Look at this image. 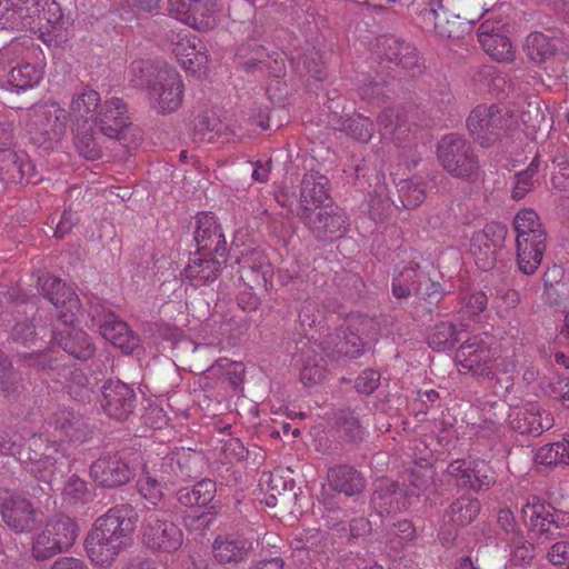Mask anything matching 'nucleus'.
<instances>
[{"label": "nucleus", "instance_id": "nucleus-1", "mask_svg": "<svg viewBox=\"0 0 569 569\" xmlns=\"http://www.w3.org/2000/svg\"><path fill=\"white\" fill-rule=\"evenodd\" d=\"M39 286L43 296L53 305L59 321L67 327L64 336L63 332L56 330L49 333L50 340L56 341L67 352L78 359H88L93 355V347L88 336L82 331H76L70 328L77 318L80 305L77 293L62 282L50 274H44L39 279ZM41 335V339L48 336L46 328L36 330L32 323L27 321L18 322L12 328L11 337L14 341L21 342L26 346L34 343L36 337Z\"/></svg>", "mask_w": 569, "mask_h": 569}, {"label": "nucleus", "instance_id": "nucleus-2", "mask_svg": "<svg viewBox=\"0 0 569 569\" xmlns=\"http://www.w3.org/2000/svg\"><path fill=\"white\" fill-rule=\"evenodd\" d=\"M137 521L138 515L130 505L113 507L97 518L84 540L90 561L97 567L110 568L131 545Z\"/></svg>", "mask_w": 569, "mask_h": 569}, {"label": "nucleus", "instance_id": "nucleus-3", "mask_svg": "<svg viewBox=\"0 0 569 569\" xmlns=\"http://www.w3.org/2000/svg\"><path fill=\"white\" fill-rule=\"evenodd\" d=\"M521 515L529 529L531 539L543 543L556 538L559 529L569 526V515L556 510L539 497L532 496L521 509Z\"/></svg>", "mask_w": 569, "mask_h": 569}, {"label": "nucleus", "instance_id": "nucleus-4", "mask_svg": "<svg viewBox=\"0 0 569 569\" xmlns=\"http://www.w3.org/2000/svg\"><path fill=\"white\" fill-rule=\"evenodd\" d=\"M78 537L77 522L64 516L50 519L32 542V555L37 560H47L67 551Z\"/></svg>", "mask_w": 569, "mask_h": 569}, {"label": "nucleus", "instance_id": "nucleus-5", "mask_svg": "<svg viewBox=\"0 0 569 569\" xmlns=\"http://www.w3.org/2000/svg\"><path fill=\"white\" fill-rule=\"evenodd\" d=\"M140 530L142 543L152 551L173 552L183 542L181 529L158 510L144 515Z\"/></svg>", "mask_w": 569, "mask_h": 569}, {"label": "nucleus", "instance_id": "nucleus-6", "mask_svg": "<svg viewBox=\"0 0 569 569\" xmlns=\"http://www.w3.org/2000/svg\"><path fill=\"white\" fill-rule=\"evenodd\" d=\"M437 157L443 169L458 178H468L478 168L471 147L459 134H447L438 142Z\"/></svg>", "mask_w": 569, "mask_h": 569}, {"label": "nucleus", "instance_id": "nucleus-7", "mask_svg": "<svg viewBox=\"0 0 569 569\" xmlns=\"http://www.w3.org/2000/svg\"><path fill=\"white\" fill-rule=\"evenodd\" d=\"M28 127L38 143L58 141L66 132V111L57 102L34 106L29 112Z\"/></svg>", "mask_w": 569, "mask_h": 569}, {"label": "nucleus", "instance_id": "nucleus-8", "mask_svg": "<svg viewBox=\"0 0 569 569\" xmlns=\"http://www.w3.org/2000/svg\"><path fill=\"white\" fill-rule=\"evenodd\" d=\"M506 234V227L495 222L482 230L466 232V237L470 236L469 252L480 269L488 270L493 267Z\"/></svg>", "mask_w": 569, "mask_h": 569}, {"label": "nucleus", "instance_id": "nucleus-9", "mask_svg": "<svg viewBox=\"0 0 569 569\" xmlns=\"http://www.w3.org/2000/svg\"><path fill=\"white\" fill-rule=\"evenodd\" d=\"M183 97V82L174 71L159 74L149 88L151 106L160 113H169L177 110Z\"/></svg>", "mask_w": 569, "mask_h": 569}, {"label": "nucleus", "instance_id": "nucleus-10", "mask_svg": "<svg viewBox=\"0 0 569 569\" xmlns=\"http://www.w3.org/2000/svg\"><path fill=\"white\" fill-rule=\"evenodd\" d=\"M447 472L462 488L482 490L495 482L490 467L479 459L455 460L448 466Z\"/></svg>", "mask_w": 569, "mask_h": 569}, {"label": "nucleus", "instance_id": "nucleus-11", "mask_svg": "<svg viewBox=\"0 0 569 569\" xmlns=\"http://www.w3.org/2000/svg\"><path fill=\"white\" fill-rule=\"evenodd\" d=\"M492 352L479 337L466 340L456 353L457 365L476 376L489 377L492 371Z\"/></svg>", "mask_w": 569, "mask_h": 569}, {"label": "nucleus", "instance_id": "nucleus-12", "mask_svg": "<svg viewBox=\"0 0 569 569\" xmlns=\"http://www.w3.org/2000/svg\"><path fill=\"white\" fill-rule=\"evenodd\" d=\"M306 224L320 239L340 237L347 228L345 212L331 202L303 216Z\"/></svg>", "mask_w": 569, "mask_h": 569}, {"label": "nucleus", "instance_id": "nucleus-13", "mask_svg": "<svg viewBox=\"0 0 569 569\" xmlns=\"http://www.w3.org/2000/svg\"><path fill=\"white\" fill-rule=\"evenodd\" d=\"M93 124L110 139H122L129 128L127 107L119 98H110L100 104Z\"/></svg>", "mask_w": 569, "mask_h": 569}, {"label": "nucleus", "instance_id": "nucleus-14", "mask_svg": "<svg viewBox=\"0 0 569 569\" xmlns=\"http://www.w3.org/2000/svg\"><path fill=\"white\" fill-rule=\"evenodd\" d=\"M508 420L512 429L523 435L538 436L552 426L550 412L543 410L537 402L511 408Z\"/></svg>", "mask_w": 569, "mask_h": 569}, {"label": "nucleus", "instance_id": "nucleus-15", "mask_svg": "<svg viewBox=\"0 0 569 569\" xmlns=\"http://www.w3.org/2000/svg\"><path fill=\"white\" fill-rule=\"evenodd\" d=\"M468 130L481 146L490 144L502 129L501 116L495 107L478 106L469 114Z\"/></svg>", "mask_w": 569, "mask_h": 569}, {"label": "nucleus", "instance_id": "nucleus-16", "mask_svg": "<svg viewBox=\"0 0 569 569\" xmlns=\"http://www.w3.org/2000/svg\"><path fill=\"white\" fill-rule=\"evenodd\" d=\"M194 241L198 253L224 257L226 239L213 214L204 212L197 216Z\"/></svg>", "mask_w": 569, "mask_h": 569}, {"label": "nucleus", "instance_id": "nucleus-17", "mask_svg": "<svg viewBox=\"0 0 569 569\" xmlns=\"http://www.w3.org/2000/svg\"><path fill=\"white\" fill-rule=\"evenodd\" d=\"M92 323L101 336L114 347L130 352L136 346V339L131 335L127 323L120 320L113 312L101 310L92 316Z\"/></svg>", "mask_w": 569, "mask_h": 569}, {"label": "nucleus", "instance_id": "nucleus-18", "mask_svg": "<svg viewBox=\"0 0 569 569\" xmlns=\"http://www.w3.org/2000/svg\"><path fill=\"white\" fill-rule=\"evenodd\" d=\"M507 32L505 26L490 22H483L478 30V38L485 51L500 62L511 61L515 57Z\"/></svg>", "mask_w": 569, "mask_h": 569}, {"label": "nucleus", "instance_id": "nucleus-19", "mask_svg": "<svg viewBox=\"0 0 569 569\" xmlns=\"http://www.w3.org/2000/svg\"><path fill=\"white\" fill-rule=\"evenodd\" d=\"M172 52L181 66L190 72H200L208 63L207 49L197 36L188 32L177 34Z\"/></svg>", "mask_w": 569, "mask_h": 569}, {"label": "nucleus", "instance_id": "nucleus-20", "mask_svg": "<svg viewBox=\"0 0 569 569\" xmlns=\"http://www.w3.org/2000/svg\"><path fill=\"white\" fill-rule=\"evenodd\" d=\"M104 411L114 419L127 418L133 408L132 389L119 380H109L102 387Z\"/></svg>", "mask_w": 569, "mask_h": 569}, {"label": "nucleus", "instance_id": "nucleus-21", "mask_svg": "<svg viewBox=\"0 0 569 569\" xmlns=\"http://www.w3.org/2000/svg\"><path fill=\"white\" fill-rule=\"evenodd\" d=\"M462 0H436L425 12V19L433 23L435 30L442 37L456 36L455 24L461 18Z\"/></svg>", "mask_w": 569, "mask_h": 569}, {"label": "nucleus", "instance_id": "nucleus-22", "mask_svg": "<svg viewBox=\"0 0 569 569\" xmlns=\"http://www.w3.org/2000/svg\"><path fill=\"white\" fill-rule=\"evenodd\" d=\"M90 475L101 487H118L130 479L128 466L118 456H103L91 465Z\"/></svg>", "mask_w": 569, "mask_h": 569}, {"label": "nucleus", "instance_id": "nucleus-23", "mask_svg": "<svg viewBox=\"0 0 569 569\" xmlns=\"http://www.w3.org/2000/svg\"><path fill=\"white\" fill-rule=\"evenodd\" d=\"M1 515L6 525L18 532L29 531L37 523L36 511L31 503L19 495H11L4 500Z\"/></svg>", "mask_w": 569, "mask_h": 569}, {"label": "nucleus", "instance_id": "nucleus-24", "mask_svg": "<svg viewBox=\"0 0 569 569\" xmlns=\"http://www.w3.org/2000/svg\"><path fill=\"white\" fill-rule=\"evenodd\" d=\"M328 179L317 172L305 176L300 192L302 217L330 203L327 192Z\"/></svg>", "mask_w": 569, "mask_h": 569}, {"label": "nucleus", "instance_id": "nucleus-25", "mask_svg": "<svg viewBox=\"0 0 569 569\" xmlns=\"http://www.w3.org/2000/svg\"><path fill=\"white\" fill-rule=\"evenodd\" d=\"M12 134L10 130L0 124V160L10 162L8 171L11 172L12 178H18L20 181L32 182L33 167L28 159L27 154L12 151Z\"/></svg>", "mask_w": 569, "mask_h": 569}, {"label": "nucleus", "instance_id": "nucleus-26", "mask_svg": "<svg viewBox=\"0 0 569 569\" xmlns=\"http://www.w3.org/2000/svg\"><path fill=\"white\" fill-rule=\"evenodd\" d=\"M237 262L242 279H244V274L247 273V277L251 278V280L257 283L263 282L266 284L271 280V264L259 247H248L242 250Z\"/></svg>", "mask_w": 569, "mask_h": 569}, {"label": "nucleus", "instance_id": "nucleus-27", "mask_svg": "<svg viewBox=\"0 0 569 569\" xmlns=\"http://www.w3.org/2000/svg\"><path fill=\"white\" fill-rule=\"evenodd\" d=\"M368 325H370V320L367 318L350 317L347 320V330L350 332L347 333L346 330H343V337L337 336L338 340L335 341L330 353L343 355L350 358H357L362 355L366 343L358 335V331L360 329L363 330Z\"/></svg>", "mask_w": 569, "mask_h": 569}, {"label": "nucleus", "instance_id": "nucleus-28", "mask_svg": "<svg viewBox=\"0 0 569 569\" xmlns=\"http://www.w3.org/2000/svg\"><path fill=\"white\" fill-rule=\"evenodd\" d=\"M100 104V94L96 90L84 89L76 93L69 107L71 126L93 123Z\"/></svg>", "mask_w": 569, "mask_h": 569}, {"label": "nucleus", "instance_id": "nucleus-29", "mask_svg": "<svg viewBox=\"0 0 569 569\" xmlns=\"http://www.w3.org/2000/svg\"><path fill=\"white\" fill-rule=\"evenodd\" d=\"M198 254L200 257L193 258L184 270L186 278L196 287L214 281L220 272L221 263L224 262V257Z\"/></svg>", "mask_w": 569, "mask_h": 569}, {"label": "nucleus", "instance_id": "nucleus-30", "mask_svg": "<svg viewBox=\"0 0 569 569\" xmlns=\"http://www.w3.org/2000/svg\"><path fill=\"white\" fill-rule=\"evenodd\" d=\"M210 0H169V11L176 19L190 26L199 31H209L212 29L213 19L211 16H202L194 18L190 16L191 8L199 10L201 6H206Z\"/></svg>", "mask_w": 569, "mask_h": 569}, {"label": "nucleus", "instance_id": "nucleus-31", "mask_svg": "<svg viewBox=\"0 0 569 569\" xmlns=\"http://www.w3.org/2000/svg\"><path fill=\"white\" fill-rule=\"evenodd\" d=\"M546 239H517V262L521 272L532 274L539 268L546 249Z\"/></svg>", "mask_w": 569, "mask_h": 569}, {"label": "nucleus", "instance_id": "nucleus-32", "mask_svg": "<svg viewBox=\"0 0 569 569\" xmlns=\"http://www.w3.org/2000/svg\"><path fill=\"white\" fill-rule=\"evenodd\" d=\"M429 287H435V283H430L429 279L418 273L413 268L399 272L392 282V291L397 298H405L412 291L418 295L428 293Z\"/></svg>", "mask_w": 569, "mask_h": 569}, {"label": "nucleus", "instance_id": "nucleus-33", "mask_svg": "<svg viewBox=\"0 0 569 569\" xmlns=\"http://www.w3.org/2000/svg\"><path fill=\"white\" fill-rule=\"evenodd\" d=\"M3 77H7L11 89L27 90L40 83L43 78V68L26 62L11 67Z\"/></svg>", "mask_w": 569, "mask_h": 569}, {"label": "nucleus", "instance_id": "nucleus-34", "mask_svg": "<svg viewBox=\"0 0 569 569\" xmlns=\"http://www.w3.org/2000/svg\"><path fill=\"white\" fill-rule=\"evenodd\" d=\"M39 0H1L0 4L4 11L0 17L1 29H23L29 23L26 22L28 17L23 16V10L29 11L38 4Z\"/></svg>", "mask_w": 569, "mask_h": 569}, {"label": "nucleus", "instance_id": "nucleus-35", "mask_svg": "<svg viewBox=\"0 0 569 569\" xmlns=\"http://www.w3.org/2000/svg\"><path fill=\"white\" fill-rule=\"evenodd\" d=\"M96 129L93 123L72 127L74 147L88 160H97L102 154Z\"/></svg>", "mask_w": 569, "mask_h": 569}, {"label": "nucleus", "instance_id": "nucleus-36", "mask_svg": "<svg viewBox=\"0 0 569 569\" xmlns=\"http://www.w3.org/2000/svg\"><path fill=\"white\" fill-rule=\"evenodd\" d=\"M328 479L335 490L343 492L347 496L356 495L365 487L360 473L348 466H339L330 469Z\"/></svg>", "mask_w": 569, "mask_h": 569}, {"label": "nucleus", "instance_id": "nucleus-37", "mask_svg": "<svg viewBox=\"0 0 569 569\" xmlns=\"http://www.w3.org/2000/svg\"><path fill=\"white\" fill-rule=\"evenodd\" d=\"M251 543L244 538H218L213 545L214 558L221 563L238 562L244 559Z\"/></svg>", "mask_w": 569, "mask_h": 569}, {"label": "nucleus", "instance_id": "nucleus-38", "mask_svg": "<svg viewBox=\"0 0 569 569\" xmlns=\"http://www.w3.org/2000/svg\"><path fill=\"white\" fill-rule=\"evenodd\" d=\"M216 483L209 479L197 482L192 488H181L177 496L181 505L187 507H206L213 499Z\"/></svg>", "mask_w": 569, "mask_h": 569}, {"label": "nucleus", "instance_id": "nucleus-39", "mask_svg": "<svg viewBox=\"0 0 569 569\" xmlns=\"http://www.w3.org/2000/svg\"><path fill=\"white\" fill-rule=\"evenodd\" d=\"M535 461L547 467L569 463V436L562 441L538 448L535 452Z\"/></svg>", "mask_w": 569, "mask_h": 569}, {"label": "nucleus", "instance_id": "nucleus-40", "mask_svg": "<svg viewBox=\"0 0 569 569\" xmlns=\"http://www.w3.org/2000/svg\"><path fill=\"white\" fill-rule=\"evenodd\" d=\"M517 239H546L537 213L531 209L520 210L513 220Z\"/></svg>", "mask_w": 569, "mask_h": 569}, {"label": "nucleus", "instance_id": "nucleus-41", "mask_svg": "<svg viewBox=\"0 0 569 569\" xmlns=\"http://www.w3.org/2000/svg\"><path fill=\"white\" fill-rule=\"evenodd\" d=\"M459 335L460 332L452 322L442 321L430 330L427 342L430 348L437 351H445L456 346Z\"/></svg>", "mask_w": 569, "mask_h": 569}, {"label": "nucleus", "instance_id": "nucleus-42", "mask_svg": "<svg viewBox=\"0 0 569 569\" xmlns=\"http://www.w3.org/2000/svg\"><path fill=\"white\" fill-rule=\"evenodd\" d=\"M387 52L389 60L396 61L405 69H412L418 64L419 58L416 49L406 41L395 38L386 39Z\"/></svg>", "mask_w": 569, "mask_h": 569}, {"label": "nucleus", "instance_id": "nucleus-43", "mask_svg": "<svg viewBox=\"0 0 569 569\" xmlns=\"http://www.w3.org/2000/svg\"><path fill=\"white\" fill-rule=\"evenodd\" d=\"M38 51V48L28 46V41H13L0 50V78L4 76L12 63L28 58Z\"/></svg>", "mask_w": 569, "mask_h": 569}, {"label": "nucleus", "instance_id": "nucleus-44", "mask_svg": "<svg viewBox=\"0 0 569 569\" xmlns=\"http://www.w3.org/2000/svg\"><path fill=\"white\" fill-rule=\"evenodd\" d=\"M208 373L210 377L223 379L228 381L231 387L238 388L242 383L244 367L241 362L222 358L209 368Z\"/></svg>", "mask_w": 569, "mask_h": 569}, {"label": "nucleus", "instance_id": "nucleus-45", "mask_svg": "<svg viewBox=\"0 0 569 569\" xmlns=\"http://www.w3.org/2000/svg\"><path fill=\"white\" fill-rule=\"evenodd\" d=\"M399 196L402 206L406 208H416L420 206L426 198L425 181L421 177L415 176L403 180L399 187Z\"/></svg>", "mask_w": 569, "mask_h": 569}, {"label": "nucleus", "instance_id": "nucleus-46", "mask_svg": "<svg viewBox=\"0 0 569 569\" xmlns=\"http://www.w3.org/2000/svg\"><path fill=\"white\" fill-rule=\"evenodd\" d=\"M480 503L477 499L460 498L449 508L450 521L465 526L470 523L479 513Z\"/></svg>", "mask_w": 569, "mask_h": 569}, {"label": "nucleus", "instance_id": "nucleus-47", "mask_svg": "<svg viewBox=\"0 0 569 569\" xmlns=\"http://www.w3.org/2000/svg\"><path fill=\"white\" fill-rule=\"evenodd\" d=\"M555 50L553 42L541 32H533L527 38V53L535 62H543L555 53Z\"/></svg>", "mask_w": 569, "mask_h": 569}, {"label": "nucleus", "instance_id": "nucleus-48", "mask_svg": "<svg viewBox=\"0 0 569 569\" xmlns=\"http://www.w3.org/2000/svg\"><path fill=\"white\" fill-rule=\"evenodd\" d=\"M342 130L355 140L367 143L372 138L373 124L368 117L355 114L343 122Z\"/></svg>", "mask_w": 569, "mask_h": 569}, {"label": "nucleus", "instance_id": "nucleus-49", "mask_svg": "<svg viewBox=\"0 0 569 569\" xmlns=\"http://www.w3.org/2000/svg\"><path fill=\"white\" fill-rule=\"evenodd\" d=\"M88 497L87 483L76 475L69 477L62 489L63 501L69 505H76L78 502H86Z\"/></svg>", "mask_w": 569, "mask_h": 569}, {"label": "nucleus", "instance_id": "nucleus-50", "mask_svg": "<svg viewBox=\"0 0 569 569\" xmlns=\"http://www.w3.org/2000/svg\"><path fill=\"white\" fill-rule=\"evenodd\" d=\"M140 496L153 506H158L163 498L161 483L150 476L148 472L143 473L137 483Z\"/></svg>", "mask_w": 569, "mask_h": 569}, {"label": "nucleus", "instance_id": "nucleus-51", "mask_svg": "<svg viewBox=\"0 0 569 569\" xmlns=\"http://www.w3.org/2000/svg\"><path fill=\"white\" fill-rule=\"evenodd\" d=\"M402 496V491H399L396 488L395 483H389L388 480H381L379 483V489L373 492L372 502L376 507L382 508L387 505L390 507L387 509V512L393 510L392 502L395 501L397 505L399 503V498Z\"/></svg>", "mask_w": 569, "mask_h": 569}, {"label": "nucleus", "instance_id": "nucleus-52", "mask_svg": "<svg viewBox=\"0 0 569 569\" xmlns=\"http://www.w3.org/2000/svg\"><path fill=\"white\" fill-rule=\"evenodd\" d=\"M401 127L402 124L395 109H386L378 116V130L383 139L395 138Z\"/></svg>", "mask_w": 569, "mask_h": 569}, {"label": "nucleus", "instance_id": "nucleus-53", "mask_svg": "<svg viewBox=\"0 0 569 569\" xmlns=\"http://www.w3.org/2000/svg\"><path fill=\"white\" fill-rule=\"evenodd\" d=\"M520 302V296L517 290L506 289L497 293L495 309L500 318L507 317L510 310L515 309Z\"/></svg>", "mask_w": 569, "mask_h": 569}, {"label": "nucleus", "instance_id": "nucleus-54", "mask_svg": "<svg viewBox=\"0 0 569 569\" xmlns=\"http://www.w3.org/2000/svg\"><path fill=\"white\" fill-rule=\"evenodd\" d=\"M460 303V312L469 316H477L486 309L488 299L485 292L476 291L469 295H465L461 298Z\"/></svg>", "mask_w": 569, "mask_h": 569}, {"label": "nucleus", "instance_id": "nucleus-55", "mask_svg": "<svg viewBox=\"0 0 569 569\" xmlns=\"http://www.w3.org/2000/svg\"><path fill=\"white\" fill-rule=\"evenodd\" d=\"M537 172V166L532 162L527 170L519 172L516 176L515 186L512 189L513 199L523 198L533 187L532 178Z\"/></svg>", "mask_w": 569, "mask_h": 569}, {"label": "nucleus", "instance_id": "nucleus-56", "mask_svg": "<svg viewBox=\"0 0 569 569\" xmlns=\"http://www.w3.org/2000/svg\"><path fill=\"white\" fill-rule=\"evenodd\" d=\"M391 206L389 192L385 186H380L373 196L370 197L369 208L373 219H380Z\"/></svg>", "mask_w": 569, "mask_h": 569}, {"label": "nucleus", "instance_id": "nucleus-57", "mask_svg": "<svg viewBox=\"0 0 569 569\" xmlns=\"http://www.w3.org/2000/svg\"><path fill=\"white\" fill-rule=\"evenodd\" d=\"M322 358L319 361L306 360L301 369V381L305 385H313L325 378V367L321 365Z\"/></svg>", "mask_w": 569, "mask_h": 569}, {"label": "nucleus", "instance_id": "nucleus-58", "mask_svg": "<svg viewBox=\"0 0 569 569\" xmlns=\"http://www.w3.org/2000/svg\"><path fill=\"white\" fill-rule=\"evenodd\" d=\"M56 463L57 459L46 456L44 458H41L32 462L31 471L34 475V477L50 485L54 473Z\"/></svg>", "mask_w": 569, "mask_h": 569}, {"label": "nucleus", "instance_id": "nucleus-59", "mask_svg": "<svg viewBox=\"0 0 569 569\" xmlns=\"http://www.w3.org/2000/svg\"><path fill=\"white\" fill-rule=\"evenodd\" d=\"M380 375L376 370H365L356 381L359 392L371 393L379 385Z\"/></svg>", "mask_w": 569, "mask_h": 569}, {"label": "nucleus", "instance_id": "nucleus-60", "mask_svg": "<svg viewBox=\"0 0 569 569\" xmlns=\"http://www.w3.org/2000/svg\"><path fill=\"white\" fill-rule=\"evenodd\" d=\"M319 310L313 302H306L299 311V320L302 326L312 327L319 320Z\"/></svg>", "mask_w": 569, "mask_h": 569}, {"label": "nucleus", "instance_id": "nucleus-61", "mask_svg": "<svg viewBox=\"0 0 569 569\" xmlns=\"http://www.w3.org/2000/svg\"><path fill=\"white\" fill-rule=\"evenodd\" d=\"M548 558L553 565H562L569 559V543L565 541L556 542L550 548Z\"/></svg>", "mask_w": 569, "mask_h": 569}, {"label": "nucleus", "instance_id": "nucleus-62", "mask_svg": "<svg viewBox=\"0 0 569 569\" xmlns=\"http://www.w3.org/2000/svg\"><path fill=\"white\" fill-rule=\"evenodd\" d=\"M533 557V547L531 543H522L516 546L511 552V560L516 563H525L532 559Z\"/></svg>", "mask_w": 569, "mask_h": 569}, {"label": "nucleus", "instance_id": "nucleus-63", "mask_svg": "<svg viewBox=\"0 0 569 569\" xmlns=\"http://www.w3.org/2000/svg\"><path fill=\"white\" fill-rule=\"evenodd\" d=\"M50 569H89L81 559L74 557H62L57 559Z\"/></svg>", "mask_w": 569, "mask_h": 569}, {"label": "nucleus", "instance_id": "nucleus-64", "mask_svg": "<svg viewBox=\"0 0 569 569\" xmlns=\"http://www.w3.org/2000/svg\"><path fill=\"white\" fill-rule=\"evenodd\" d=\"M563 381L558 380L555 385H551L550 396L559 397L563 405L569 408V381L562 386Z\"/></svg>", "mask_w": 569, "mask_h": 569}]
</instances>
